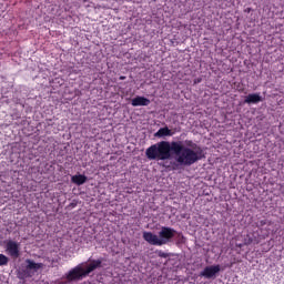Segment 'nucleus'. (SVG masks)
<instances>
[{
  "label": "nucleus",
  "mask_w": 284,
  "mask_h": 284,
  "mask_svg": "<svg viewBox=\"0 0 284 284\" xmlns=\"http://www.w3.org/2000/svg\"><path fill=\"white\" fill-rule=\"evenodd\" d=\"M239 247H243V244H240Z\"/></svg>",
  "instance_id": "22"
},
{
  "label": "nucleus",
  "mask_w": 284,
  "mask_h": 284,
  "mask_svg": "<svg viewBox=\"0 0 284 284\" xmlns=\"http://www.w3.org/2000/svg\"><path fill=\"white\" fill-rule=\"evenodd\" d=\"M221 272V265L206 266L201 273L200 276L204 278H214Z\"/></svg>",
  "instance_id": "7"
},
{
  "label": "nucleus",
  "mask_w": 284,
  "mask_h": 284,
  "mask_svg": "<svg viewBox=\"0 0 284 284\" xmlns=\"http://www.w3.org/2000/svg\"><path fill=\"white\" fill-rule=\"evenodd\" d=\"M160 241H163L164 245L166 243H170L174 236H176V230L169 227V226H162L161 231L159 232Z\"/></svg>",
  "instance_id": "5"
},
{
  "label": "nucleus",
  "mask_w": 284,
  "mask_h": 284,
  "mask_svg": "<svg viewBox=\"0 0 284 284\" xmlns=\"http://www.w3.org/2000/svg\"><path fill=\"white\" fill-rule=\"evenodd\" d=\"M6 252L9 256H11V258H19V256H21V248L19 242H14L12 240L7 241Z\"/></svg>",
  "instance_id": "4"
},
{
  "label": "nucleus",
  "mask_w": 284,
  "mask_h": 284,
  "mask_svg": "<svg viewBox=\"0 0 284 284\" xmlns=\"http://www.w3.org/2000/svg\"><path fill=\"white\" fill-rule=\"evenodd\" d=\"M176 141H160L149 146L145 151V156L149 161H168L174 154Z\"/></svg>",
  "instance_id": "2"
},
{
  "label": "nucleus",
  "mask_w": 284,
  "mask_h": 284,
  "mask_svg": "<svg viewBox=\"0 0 284 284\" xmlns=\"http://www.w3.org/2000/svg\"><path fill=\"white\" fill-rule=\"evenodd\" d=\"M264 225H267V220L260 221V226L263 227Z\"/></svg>",
  "instance_id": "17"
},
{
  "label": "nucleus",
  "mask_w": 284,
  "mask_h": 284,
  "mask_svg": "<svg viewBox=\"0 0 284 284\" xmlns=\"http://www.w3.org/2000/svg\"><path fill=\"white\" fill-rule=\"evenodd\" d=\"M261 101H263V98L261 97V94L258 93H250L248 95H246L244 103H247L248 105L254 103H261Z\"/></svg>",
  "instance_id": "11"
},
{
  "label": "nucleus",
  "mask_w": 284,
  "mask_h": 284,
  "mask_svg": "<svg viewBox=\"0 0 284 284\" xmlns=\"http://www.w3.org/2000/svg\"><path fill=\"white\" fill-rule=\"evenodd\" d=\"M55 284H65L64 282H62V281H59V282H57Z\"/></svg>",
  "instance_id": "21"
},
{
  "label": "nucleus",
  "mask_w": 284,
  "mask_h": 284,
  "mask_svg": "<svg viewBox=\"0 0 284 284\" xmlns=\"http://www.w3.org/2000/svg\"><path fill=\"white\" fill-rule=\"evenodd\" d=\"M161 165H162V168H165L166 170H170V165H168V163H163Z\"/></svg>",
  "instance_id": "19"
},
{
  "label": "nucleus",
  "mask_w": 284,
  "mask_h": 284,
  "mask_svg": "<svg viewBox=\"0 0 284 284\" xmlns=\"http://www.w3.org/2000/svg\"><path fill=\"white\" fill-rule=\"evenodd\" d=\"M120 81H125V75H121Z\"/></svg>",
  "instance_id": "20"
},
{
  "label": "nucleus",
  "mask_w": 284,
  "mask_h": 284,
  "mask_svg": "<svg viewBox=\"0 0 284 284\" xmlns=\"http://www.w3.org/2000/svg\"><path fill=\"white\" fill-rule=\"evenodd\" d=\"M261 243V240L258 235L254 233H247L244 237V245H258Z\"/></svg>",
  "instance_id": "9"
},
{
  "label": "nucleus",
  "mask_w": 284,
  "mask_h": 284,
  "mask_svg": "<svg viewBox=\"0 0 284 284\" xmlns=\"http://www.w3.org/2000/svg\"><path fill=\"white\" fill-rule=\"evenodd\" d=\"M158 256H160V258H168V256H170V254L163 252V251H159L158 252Z\"/></svg>",
  "instance_id": "16"
},
{
  "label": "nucleus",
  "mask_w": 284,
  "mask_h": 284,
  "mask_svg": "<svg viewBox=\"0 0 284 284\" xmlns=\"http://www.w3.org/2000/svg\"><path fill=\"white\" fill-rule=\"evenodd\" d=\"M173 132L172 130H170V128L168 126H164V128H161L160 130H158V132L155 133V136H173Z\"/></svg>",
  "instance_id": "14"
},
{
  "label": "nucleus",
  "mask_w": 284,
  "mask_h": 284,
  "mask_svg": "<svg viewBox=\"0 0 284 284\" xmlns=\"http://www.w3.org/2000/svg\"><path fill=\"white\" fill-rule=\"evenodd\" d=\"M150 103H151L150 99L141 95H138L131 100V105L133 108L148 106L150 105Z\"/></svg>",
  "instance_id": "8"
},
{
  "label": "nucleus",
  "mask_w": 284,
  "mask_h": 284,
  "mask_svg": "<svg viewBox=\"0 0 284 284\" xmlns=\"http://www.w3.org/2000/svg\"><path fill=\"white\" fill-rule=\"evenodd\" d=\"M71 181L75 185H83L88 181V176L83 174H77L71 178Z\"/></svg>",
  "instance_id": "13"
},
{
  "label": "nucleus",
  "mask_w": 284,
  "mask_h": 284,
  "mask_svg": "<svg viewBox=\"0 0 284 284\" xmlns=\"http://www.w3.org/2000/svg\"><path fill=\"white\" fill-rule=\"evenodd\" d=\"M85 276H88L85 275V268L81 265H77L65 274V278L69 283H72V281H81V278H85Z\"/></svg>",
  "instance_id": "3"
},
{
  "label": "nucleus",
  "mask_w": 284,
  "mask_h": 284,
  "mask_svg": "<svg viewBox=\"0 0 284 284\" xmlns=\"http://www.w3.org/2000/svg\"><path fill=\"white\" fill-rule=\"evenodd\" d=\"M10 263V258L6 256L4 254H0V267H3V265H8Z\"/></svg>",
  "instance_id": "15"
},
{
  "label": "nucleus",
  "mask_w": 284,
  "mask_h": 284,
  "mask_svg": "<svg viewBox=\"0 0 284 284\" xmlns=\"http://www.w3.org/2000/svg\"><path fill=\"white\" fill-rule=\"evenodd\" d=\"M27 270H33V272H39L43 267V263H36L32 260H26Z\"/></svg>",
  "instance_id": "12"
},
{
  "label": "nucleus",
  "mask_w": 284,
  "mask_h": 284,
  "mask_svg": "<svg viewBox=\"0 0 284 284\" xmlns=\"http://www.w3.org/2000/svg\"><path fill=\"white\" fill-rule=\"evenodd\" d=\"M142 236L149 245H158L159 247H161V245H165V242L152 232L144 231Z\"/></svg>",
  "instance_id": "6"
},
{
  "label": "nucleus",
  "mask_w": 284,
  "mask_h": 284,
  "mask_svg": "<svg viewBox=\"0 0 284 284\" xmlns=\"http://www.w3.org/2000/svg\"><path fill=\"white\" fill-rule=\"evenodd\" d=\"M202 81H203V79L197 78V79H195V80H194V84H196V83H201Z\"/></svg>",
  "instance_id": "18"
},
{
  "label": "nucleus",
  "mask_w": 284,
  "mask_h": 284,
  "mask_svg": "<svg viewBox=\"0 0 284 284\" xmlns=\"http://www.w3.org/2000/svg\"><path fill=\"white\" fill-rule=\"evenodd\" d=\"M103 261L101 260H92L90 262V264L87 266V268L84 270V274L88 276L89 274H92V272H94V270H99V267H101Z\"/></svg>",
  "instance_id": "10"
},
{
  "label": "nucleus",
  "mask_w": 284,
  "mask_h": 284,
  "mask_svg": "<svg viewBox=\"0 0 284 284\" xmlns=\"http://www.w3.org/2000/svg\"><path fill=\"white\" fill-rule=\"evenodd\" d=\"M185 145L182 141H175V146H173V154H175V161L180 165L190 166L194 163H199L205 155L203 154V149L194 143L192 140H186Z\"/></svg>",
  "instance_id": "1"
}]
</instances>
